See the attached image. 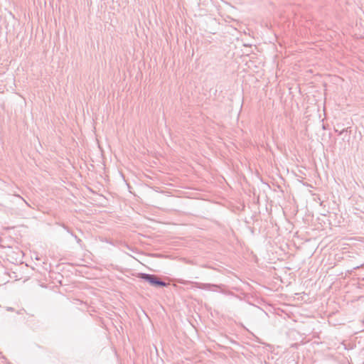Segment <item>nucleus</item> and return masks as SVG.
<instances>
[{"instance_id":"f257e3e1","label":"nucleus","mask_w":364,"mask_h":364,"mask_svg":"<svg viewBox=\"0 0 364 364\" xmlns=\"http://www.w3.org/2000/svg\"><path fill=\"white\" fill-rule=\"evenodd\" d=\"M141 277L148 280L152 284L162 286V287L166 286V284L164 282L158 281L156 277L154 275L143 274V276Z\"/></svg>"}]
</instances>
